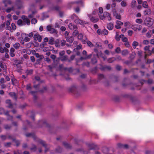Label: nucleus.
I'll use <instances>...</instances> for the list:
<instances>
[{
    "label": "nucleus",
    "instance_id": "obj_1",
    "mask_svg": "<svg viewBox=\"0 0 154 154\" xmlns=\"http://www.w3.org/2000/svg\"><path fill=\"white\" fill-rule=\"evenodd\" d=\"M71 18L73 20L74 22L77 24L84 25L88 23L86 21L80 20L79 17L74 14L71 16Z\"/></svg>",
    "mask_w": 154,
    "mask_h": 154
},
{
    "label": "nucleus",
    "instance_id": "obj_2",
    "mask_svg": "<svg viewBox=\"0 0 154 154\" xmlns=\"http://www.w3.org/2000/svg\"><path fill=\"white\" fill-rule=\"evenodd\" d=\"M99 17L100 19L103 20L107 19L109 21H110L111 19L110 14L107 12H104L103 15H100Z\"/></svg>",
    "mask_w": 154,
    "mask_h": 154
},
{
    "label": "nucleus",
    "instance_id": "obj_3",
    "mask_svg": "<svg viewBox=\"0 0 154 154\" xmlns=\"http://www.w3.org/2000/svg\"><path fill=\"white\" fill-rule=\"evenodd\" d=\"M46 29L47 31L49 32L51 34H56L58 33L57 30L53 28L51 25H48L47 26Z\"/></svg>",
    "mask_w": 154,
    "mask_h": 154
},
{
    "label": "nucleus",
    "instance_id": "obj_4",
    "mask_svg": "<svg viewBox=\"0 0 154 154\" xmlns=\"http://www.w3.org/2000/svg\"><path fill=\"white\" fill-rule=\"evenodd\" d=\"M21 18L23 20V23H25V25L26 24L28 26L30 25V21L27 16L25 15H23L21 17Z\"/></svg>",
    "mask_w": 154,
    "mask_h": 154
},
{
    "label": "nucleus",
    "instance_id": "obj_5",
    "mask_svg": "<svg viewBox=\"0 0 154 154\" xmlns=\"http://www.w3.org/2000/svg\"><path fill=\"white\" fill-rule=\"evenodd\" d=\"M21 62L19 60H16L14 61V67H16L18 69L17 70L20 71L22 67L20 65Z\"/></svg>",
    "mask_w": 154,
    "mask_h": 154
},
{
    "label": "nucleus",
    "instance_id": "obj_6",
    "mask_svg": "<svg viewBox=\"0 0 154 154\" xmlns=\"http://www.w3.org/2000/svg\"><path fill=\"white\" fill-rule=\"evenodd\" d=\"M152 19L149 18H146L144 21L145 24L148 27H150L153 24V21Z\"/></svg>",
    "mask_w": 154,
    "mask_h": 154
},
{
    "label": "nucleus",
    "instance_id": "obj_7",
    "mask_svg": "<svg viewBox=\"0 0 154 154\" xmlns=\"http://www.w3.org/2000/svg\"><path fill=\"white\" fill-rule=\"evenodd\" d=\"M132 29L135 31H140L142 28V26L138 24H135L132 26Z\"/></svg>",
    "mask_w": 154,
    "mask_h": 154
},
{
    "label": "nucleus",
    "instance_id": "obj_8",
    "mask_svg": "<svg viewBox=\"0 0 154 154\" xmlns=\"http://www.w3.org/2000/svg\"><path fill=\"white\" fill-rule=\"evenodd\" d=\"M33 38L35 40L39 42H41L42 41V36L38 33H36L34 34L33 36Z\"/></svg>",
    "mask_w": 154,
    "mask_h": 154
},
{
    "label": "nucleus",
    "instance_id": "obj_9",
    "mask_svg": "<svg viewBox=\"0 0 154 154\" xmlns=\"http://www.w3.org/2000/svg\"><path fill=\"white\" fill-rule=\"evenodd\" d=\"M37 141L38 143L41 144L43 146L45 147V152H47L48 151V149L47 148V145L45 143V141L41 139H38V140Z\"/></svg>",
    "mask_w": 154,
    "mask_h": 154
},
{
    "label": "nucleus",
    "instance_id": "obj_10",
    "mask_svg": "<svg viewBox=\"0 0 154 154\" xmlns=\"http://www.w3.org/2000/svg\"><path fill=\"white\" fill-rule=\"evenodd\" d=\"M16 5L17 7V8L20 9L23 6V3L20 0H17L16 1Z\"/></svg>",
    "mask_w": 154,
    "mask_h": 154
},
{
    "label": "nucleus",
    "instance_id": "obj_11",
    "mask_svg": "<svg viewBox=\"0 0 154 154\" xmlns=\"http://www.w3.org/2000/svg\"><path fill=\"white\" fill-rule=\"evenodd\" d=\"M69 92L76 93L77 90V88L75 86L73 85L69 89Z\"/></svg>",
    "mask_w": 154,
    "mask_h": 154
},
{
    "label": "nucleus",
    "instance_id": "obj_12",
    "mask_svg": "<svg viewBox=\"0 0 154 154\" xmlns=\"http://www.w3.org/2000/svg\"><path fill=\"white\" fill-rule=\"evenodd\" d=\"M118 147L120 148L128 149V144H124L121 143H119L117 144Z\"/></svg>",
    "mask_w": 154,
    "mask_h": 154
},
{
    "label": "nucleus",
    "instance_id": "obj_13",
    "mask_svg": "<svg viewBox=\"0 0 154 154\" xmlns=\"http://www.w3.org/2000/svg\"><path fill=\"white\" fill-rule=\"evenodd\" d=\"M27 115L31 118L33 121L34 120V112L33 111H28L27 112Z\"/></svg>",
    "mask_w": 154,
    "mask_h": 154
},
{
    "label": "nucleus",
    "instance_id": "obj_14",
    "mask_svg": "<svg viewBox=\"0 0 154 154\" xmlns=\"http://www.w3.org/2000/svg\"><path fill=\"white\" fill-rule=\"evenodd\" d=\"M2 3L4 4L5 7H7L8 5H10L13 3L11 0H3Z\"/></svg>",
    "mask_w": 154,
    "mask_h": 154
},
{
    "label": "nucleus",
    "instance_id": "obj_15",
    "mask_svg": "<svg viewBox=\"0 0 154 154\" xmlns=\"http://www.w3.org/2000/svg\"><path fill=\"white\" fill-rule=\"evenodd\" d=\"M39 123L42 124L43 126H45L46 127L50 128V126L47 122L45 120H40L39 121Z\"/></svg>",
    "mask_w": 154,
    "mask_h": 154
},
{
    "label": "nucleus",
    "instance_id": "obj_16",
    "mask_svg": "<svg viewBox=\"0 0 154 154\" xmlns=\"http://www.w3.org/2000/svg\"><path fill=\"white\" fill-rule=\"evenodd\" d=\"M113 12V14L114 16L116 18L118 19H120L121 16L119 14H118L116 11V9H114V12Z\"/></svg>",
    "mask_w": 154,
    "mask_h": 154
},
{
    "label": "nucleus",
    "instance_id": "obj_17",
    "mask_svg": "<svg viewBox=\"0 0 154 154\" xmlns=\"http://www.w3.org/2000/svg\"><path fill=\"white\" fill-rule=\"evenodd\" d=\"M68 27L70 29L74 30L77 29V27L76 25H74L72 23H70L68 25Z\"/></svg>",
    "mask_w": 154,
    "mask_h": 154
},
{
    "label": "nucleus",
    "instance_id": "obj_18",
    "mask_svg": "<svg viewBox=\"0 0 154 154\" xmlns=\"http://www.w3.org/2000/svg\"><path fill=\"white\" fill-rule=\"evenodd\" d=\"M33 70L32 69H27L25 71V73L27 76L33 74Z\"/></svg>",
    "mask_w": 154,
    "mask_h": 154
},
{
    "label": "nucleus",
    "instance_id": "obj_19",
    "mask_svg": "<svg viewBox=\"0 0 154 154\" xmlns=\"http://www.w3.org/2000/svg\"><path fill=\"white\" fill-rule=\"evenodd\" d=\"M112 68L111 67L107 65H104L101 67V69L102 70H110Z\"/></svg>",
    "mask_w": 154,
    "mask_h": 154
},
{
    "label": "nucleus",
    "instance_id": "obj_20",
    "mask_svg": "<svg viewBox=\"0 0 154 154\" xmlns=\"http://www.w3.org/2000/svg\"><path fill=\"white\" fill-rule=\"evenodd\" d=\"M66 38L67 42L70 43H72L74 40V38L73 36L66 37Z\"/></svg>",
    "mask_w": 154,
    "mask_h": 154
},
{
    "label": "nucleus",
    "instance_id": "obj_21",
    "mask_svg": "<svg viewBox=\"0 0 154 154\" xmlns=\"http://www.w3.org/2000/svg\"><path fill=\"white\" fill-rule=\"evenodd\" d=\"M81 3V1L70 2L68 4V7L69 8H70L73 4L75 3L78 4Z\"/></svg>",
    "mask_w": 154,
    "mask_h": 154
},
{
    "label": "nucleus",
    "instance_id": "obj_22",
    "mask_svg": "<svg viewBox=\"0 0 154 154\" xmlns=\"http://www.w3.org/2000/svg\"><path fill=\"white\" fill-rule=\"evenodd\" d=\"M63 144L64 147L66 149H70L72 148V146L66 142H63Z\"/></svg>",
    "mask_w": 154,
    "mask_h": 154
},
{
    "label": "nucleus",
    "instance_id": "obj_23",
    "mask_svg": "<svg viewBox=\"0 0 154 154\" xmlns=\"http://www.w3.org/2000/svg\"><path fill=\"white\" fill-rule=\"evenodd\" d=\"M26 136L27 137H32L33 138L34 140H35L36 138V137L35 134L34 133H28L26 134Z\"/></svg>",
    "mask_w": 154,
    "mask_h": 154
},
{
    "label": "nucleus",
    "instance_id": "obj_24",
    "mask_svg": "<svg viewBox=\"0 0 154 154\" xmlns=\"http://www.w3.org/2000/svg\"><path fill=\"white\" fill-rule=\"evenodd\" d=\"M6 103L8 104V107L12 109L13 108V105L11 104V101L10 100H7L6 101Z\"/></svg>",
    "mask_w": 154,
    "mask_h": 154
},
{
    "label": "nucleus",
    "instance_id": "obj_25",
    "mask_svg": "<svg viewBox=\"0 0 154 154\" xmlns=\"http://www.w3.org/2000/svg\"><path fill=\"white\" fill-rule=\"evenodd\" d=\"M107 28L109 30L112 29L113 28L114 26L112 23H110L107 25Z\"/></svg>",
    "mask_w": 154,
    "mask_h": 154
},
{
    "label": "nucleus",
    "instance_id": "obj_26",
    "mask_svg": "<svg viewBox=\"0 0 154 154\" xmlns=\"http://www.w3.org/2000/svg\"><path fill=\"white\" fill-rule=\"evenodd\" d=\"M17 24L20 26H25V23H23V21L21 19L18 20L17 22Z\"/></svg>",
    "mask_w": 154,
    "mask_h": 154
},
{
    "label": "nucleus",
    "instance_id": "obj_27",
    "mask_svg": "<svg viewBox=\"0 0 154 154\" xmlns=\"http://www.w3.org/2000/svg\"><path fill=\"white\" fill-rule=\"evenodd\" d=\"M88 146L90 150L95 149L96 147V146L94 143L89 144Z\"/></svg>",
    "mask_w": 154,
    "mask_h": 154
},
{
    "label": "nucleus",
    "instance_id": "obj_28",
    "mask_svg": "<svg viewBox=\"0 0 154 154\" xmlns=\"http://www.w3.org/2000/svg\"><path fill=\"white\" fill-rule=\"evenodd\" d=\"M121 97H113L112 99L113 100L116 102H118L120 101Z\"/></svg>",
    "mask_w": 154,
    "mask_h": 154
},
{
    "label": "nucleus",
    "instance_id": "obj_29",
    "mask_svg": "<svg viewBox=\"0 0 154 154\" xmlns=\"http://www.w3.org/2000/svg\"><path fill=\"white\" fill-rule=\"evenodd\" d=\"M55 41L53 37H51L48 41V44L50 45H53L54 44Z\"/></svg>",
    "mask_w": 154,
    "mask_h": 154
},
{
    "label": "nucleus",
    "instance_id": "obj_30",
    "mask_svg": "<svg viewBox=\"0 0 154 154\" xmlns=\"http://www.w3.org/2000/svg\"><path fill=\"white\" fill-rule=\"evenodd\" d=\"M89 17L91 21L94 23H96L98 20V18H96L94 17L91 16H90Z\"/></svg>",
    "mask_w": 154,
    "mask_h": 154
},
{
    "label": "nucleus",
    "instance_id": "obj_31",
    "mask_svg": "<svg viewBox=\"0 0 154 154\" xmlns=\"http://www.w3.org/2000/svg\"><path fill=\"white\" fill-rule=\"evenodd\" d=\"M151 13V11L150 9H147L144 11V14L145 15H150Z\"/></svg>",
    "mask_w": 154,
    "mask_h": 154
},
{
    "label": "nucleus",
    "instance_id": "obj_32",
    "mask_svg": "<svg viewBox=\"0 0 154 154\" xmlns=\"http://www.w3.org/2000/svg\"><path fill=\"white\" fill-rule=\"evenodd\" d=\"M109 63H112L115 61H116L115 57H113L108 59L107 60Z\"/></svg>",
    "mask_w": 154,
    "mask_h": 154
},
{
    "label": "nucleus",
    "instance_id": "obj_33",
    "mask_svg": "<svg viewBox=\"0 0 154 154\" xmlns=\"http://www.w3.org/2000/svg\"><path fill=\"white\" fill-rule=\"evenodd\" d=\"M94 51L96 53L97 57H99L100 55L101 54V52L100 51H99L97 48H94Z\"/></svg>",
    "mask_w": 154,
    "mask_h": 154
},
{
    "label": "nucleus",
    "instance_id": "obj_34",
    "mask_svg": "<svg viewBox=\"0 0 154 154\" xmlns=\"http://www.w3.org/2000/svg\"><path fill=\"white\" fill-rule=\"evenodd\" d=\"M91 62L92 64H93L97 63V60L96 57H93L91 59Z\"/></svg>",
    "mask_w": 154,
    "mask_h": 154
},
{
    "label": "nucleus",
    "instance_id": "obj_35",
    "mask_svg": "<svg viewBox=\"0 0 154 154\" xmlns=\"http://www.w3.org/2000/svg\"><path fill=\"white\" fill-rule=\"evenodd\" d=\"M128 52L127 50H124L122 51V55L125 56L127 55L128 54Z\"/></svg>",
    "mask_w": 154,
    "mask_h": 154
},
{
    "label": "nucleus",
    "instance_id": "obj_36",
    "mask_svg": "<svg viewBox=\"0 0 154 154\" xmlns=\"http://www.w3.org/2000/svg\"><path fill=\"white\" fill-rule=\"evenodd\" d=\"M102 151L104 153L107 154L109 152V149L107 148L104 147L103 148Z\"/></svg>",
    "mask_w": 154,
    "mask_h": 154
},
{
    "label": "nucleus",
    "instance_id": "obj_37",
    "mask_svg": "<svg viewBox=\"0 0 154 154\" xmlns=\"http://www.w3.org/2000/svg\"><path fill=\"white\" fill-rule=\"evenodd\" d=\"M47 88L46 86H45L43 87L42 89L40 90L39 91L41 93H43L47 91Z\"/></svg>",
    "mask_w": 154,
    "mask_h": 154
},
{
    "label": "nucleus",
    "instance_id": "obj_38",
    "mask_svg": "<svg viewBox=\"0 0 154 154\" xmlns=\"http://www.w3.org/2000/svg\"><path fill=\"white\" fill-rule=\"evenodd\" d=\"M20 46V44L17 42L15 43L14 44V45L13 46L16 49H18L19 48V47Z\"/></svg>",
    "mask_w": 154,
    "mask_h": 154
},
{
    "label": "nucleus",
    "instance_id": "obj_39",
    "mask_svg": "<svg viewBox=\"0 0 154 154\" xmlns=\"http://www.w3.org/2000/svg\"><path fill=\"white\" fill-rule=\"evenodd\" d=\"M14 8V6H12L11 8H8L5 11L7 13H9L11 11L13 10Z\"/></svg>",
    "mask_w": 154,
    "mask_h": 154
},
{
    "label": "nucleus",
    "instance_id": "obj_40",
    "mask_svg": "<svg viewBox=\"0 0 154 154\" xmlns=\"http://www.w3.org/2000/svg\"><path fill=\"white\" fill-rule=\"evenodd\" d=\"M59 43H60L59 40L58 39H56V41H55V46L56 47H60V45H59Z\"/></svg>",
    "mask_w": 154,
    "mask_h": 154
},
{
    "label": "nucleus",
    "instance_id": "obj_41",
    "mask_svg": "<svg viewBox=\"0 0 154 154\" xmlns=\"http://www.w3.org/2000/svg\"><path fill=\"white\" fill-rule=\"evenodd\" d=\"M143 7L145 8H148V5L147 3L146 2H144L142 4Z\"/></svg>",
    "mask_w": 154,
    "mask_h": 154
},
{
    "label": "nucleus",
    "instance_id": "obj_42",
    "mask_svg": "<svg viewBox=\"0 0 154 154\" xmlns=\"http://www.w3.org/2000/svg\"><path fill=\"white\" fill-rule=\"evenodd\" d=\"M138 43L135 41L133 42L132 43V46L135 49L136 48V46H138Z\"/></svg>",
    "mask_w": 154,
    "mask_h": 154
},
{
    "label": "nucleus",
    "instance_id": "obj_43",
    "mask_svg": "<svg viewBox=\"0 0 154 154\" xmlns=\"http://www.w3.org/2000/svg\"><path fill=\"white\" fill-rule=\"evenodd\" d=\"M68 56L66 55L62 56L60 58V59L62 61L66 60H67Z\"/></svg>",
    "mask_w": 154,
    "mask_h": 154
},
{
    "label": "nucleus",
    "instance_id": "obj_44",
    "mask_svg": "<svg viewBox=\"0 0 154 154\" xmlns=\"http://www.w3.org/2000/svg\"><path fill=\"white\" fill-rule=\"evenodd\" d=\"M82 48V45H78L73 50L74 51H77V50H79V49H81Z\"/></svg>",
    "mask_w": 154,
    "mask_h": 154
},
{
    "label": "nucleus",
    "instance_id": "obj_45",
    "mask_svg": "<svg viewBox=\"0 0 154 154\" xmlns=\"http://www.w3.org/2000/svg\"><path fill=\"white\" fill-rule=\"evenodd\" d=\"M0 137L2 140H6L7 138V136L4 135H1Z\"/></svg>",
    "mask_w": 154,
    "mask_h": 154
},
{
    "label": "nucleus",
    "instance_id": "obj_46",
    "mask_svg": "<svg viewBox=\"0 0 154 154\" xmlns=\"http://www.w3.org/2000/svg\"><path fill=\"white\" fill-rule=\"evenodd\" d=\"M116 4L115 3L113 2V3L111 5V7L112 9V11L113 12H114V9H116Z\"/></svg>",
    "mask_w": 154,
    "mask_h": 154
},
{
    "label": "nucleus",
    "instance_id": "obj_47",
    "mask_svg": "<svg viewBox=\"0 0 154 154\" xmlns=\"http://www.w3.org/2000/svg\"><path fill=\"white\" fill-rule=\"evenodd\" d=\"M116 53L119 54L121 52V49L120 47H117L115 50Z\"/></svg>",
    "mask_w": 154,
    "mask_h": 154
},
{
    "label": "nucleus",
    "instance_id": "obj_48",
    "mask_svg": "<svg viewBox=\"0 0 154 154\" xmlns=\"http://www.w3.org/2000/svg\"><path fill=\"white\" fill-rule=\"evenodd\" d=\"M74 31L72 33V35L73 36H76L79 33L78 31L77 30V29H74Z\"/></svg>",
    "mask_w": 154,
    "mask_h": 154
},
{
    "label": "nucleus",
    "instance_id": "obj_49",
    "mask_svg": "<svg viewBox=\"0 0 154 154\" xmlns=\"http://www.w3.org/2000/svg\"><path fill=\"white\" fill-rule=\"evenodd\" d=\"M66 43V41L64 40H62L61 41L60 46L61 45L62 47H63L65 45Z\"/></svg>",
    "mask_w": 154,
    "mask_h": 154
},
{
    "label": "nucleus",
    "instance_id": "obj_50",
    "mask_svg": "<svg viewBox=\"0 0 154 154\" xmlns=\"http://www.w3.org/2000/svg\"><path fill=\"white\" fill-rule=\"evenodd\" d=\"M11 142H7L4 143V146L7 147H8L11 146Z\"/></svg>",
    "mask_w": 154,
    "mask_h": 154
},
{
    "label": "nucleus",
    "instance_id": "obj_51",
    "mask_svg": "<svg viewBox=\"0 0 154 154\" xmlns=\"http://www.w3.org/2000/svg\"><path fill=\"white\" fill-rule=\"evenodd\" d=\"M102 35H106L108 34V31L106 29H104L102 31Z\"/></svg>",
    "mask_w": 154,
    "mask_h": 154
},
{
    "label": "nucleus",
    "instance_id": "obj_52",
    "mask_svg": "<svg viewBox=\"0 0 154 154\" xmlns=\"http://www.w3.org/2000/svg\"><path fill=\"white\" fill-rule=\"evenodd\" d=\"M137 2L136 1L133 0L131 2V6L132 8H134L135 7V5Z\"/></svg>",
    "mask_w": 154,
    "mask_h": 154
},
{
    "label": "nucleus",
    "instance_id": "obj_53",
    "mask_svg": "<svg viewBox=\"0 0 154 154\" xmlns=\"http://www.w3.org/2000/svg\"><path fill=\"white\" fill-rule=\"evenodd\" d=\"M37 22V20L36 18H33L31 20V22L32 24H35Z\"/></svg>",
    "mask_w": 154,
    "mask_h": 154
},
{
    "label": "nucleus",
    "instance_id": "obj_54",
    "mask_svg": "<svg viewBox=\"0 0 154 154\" xmlns=\"http://www.w3.org/2000/svg\"><path fill=\"white\" fill-rule=\"evenodd\" d=\"M143 20L141 19H137L136 20V22L138 23L141 24Z\"/></svg>",
    "mask_w": 154,
    "mask_h": 154
},
{
    "label": "nucleus",
    "instance_id": "obj_55",
    "mask_svg": "<svg viewBox=\"0 0 154 154\" xmlns=\"http://www.w3.org/2000/svg\"><path fill=\"white\" fill-rule=\"evenodd\" d=\"M56 151L60 153L62 151V148H61L60 146H58L57 148L56 149Z\"/></svg>",
    "mask_w": 154,
    "mask_h": 154
},
{
    "label": "nucleus",
    "instance_id": "obj_56",
    "mask_svg": "<svg viewBox=\"0 0 154 154\" xmlns=\"http://www.w3.org/2000/svg\"><path fill=\"white\" fill-rule=\"evenodd\" d=\"M102 57L103 59V60H105L106 59V57L102 54V53H101V54L100 55L99 57Z\"/></svg>",
    "mask_w": 154,
    "mask_h": 154
},
{
    "label": "nucleus",
    "instance_id": "obj_57",
    "mask_svg": "<svg viewBox=\"0 0 154 154\" xmlns=\"http://www.w3.org/2000/svg\"><path fill=\"white\" fill-rule=\"evenodd\" d=\"M11 127V125H4V128L6 130L10 129Z\"/></svg>",
    "mask_w": 154,
    "mask_h": 154
},
{
    "label": "nucleus",
    "instance_id": "obj_58",
    "mask_svg": "<svg viewBox=\"0 0 154 154\" xmlns=\"http://www.w3.org/2000/svg\"><path fill=\"white\" fill-rule=\"evenodd\" d=\"M130 97V99L131 101L133 102V103H134V102H135V101H136V97Z\"/></svg>",
    "mask_w": 154,
    "mask_h": 154
},
{
    "label": "nucleus",
    "instance_id": "obj_59",
    "mask_svg": "<svg viewBox=\"0 0 154 154\" xmlns=\"http://www.w3.org/2000/svg\"><path fill=\"white\" fill-rule=\"evenodd\" d=\"M11 27L12 29L13 30H15L16 29V26L15 25V24L14 23H12L11 24Z\"/></svg>",
    "mask_w": 154,
    "mask_h": 154
},
{
    "label": "nucleus",
    "instance_id": "obj_60",
    "mask_svg": "<svg viewBox=\"0 0 154 154\" xmlns=\"http://www.w3.org/2000/svg\"><path fill=\"white\" fill-rule=\"evenodd\" d=\"M116 58V61H120L122 60V57H121L119 56L118 55L116 56V57H115Z\"/></svg>",
    "mask_w": 154,
    "mask_h": 154
},
{
    "label": "nucleus",
    "instance_id": "obj_61",
    "mask_svg": "<svg viewBox=\"0 0 154 154\" xmlns=\"http://www.w3.org/2000/svg\"><path fill=\"white\" fill-rule=\"evenodd\" d=\"M115 38L116 40L117 41H119L120 40L119 35L117 34V33H116Z\"/></svg>",
    "mask_w": 154,
    "mask_h": 154
},
{
    "label": "nucleus",
    "instance_id": "obj_62",
    "mask_svg": "<svg viewBox=\"0 0 154 154\" xmlns=\"http://www.w3.org/2000/svg\"><path fill=\"white\" fill-rule=\"evenodd\" d=\"M26 46V47L27 48H31L32 45V43L31 42H29L25 45Z\"/></svg>",
    "mask_w": 154,
    "mask_h": 154
},
{
    "label": "nucleus",
    "instance_id": "obj_63",
    "mask_svg": "<svg viewBox=\"0 0 154 154\" xmlns=\"http://www.w3.org/2000/svg\"><path fill=\"white\" fill-rule=\"evenodd\" d=\"M83 35L81 33H79V34L78 38L79 39L82 40L83 38Z\"/></svg>",
    "mask_w": 154,
    "mask_h": 154
},
{
    "label": "nucleus",
    "instance_id": "obj_64",
    "mask_svg": "<svg viewBox=\"0 0 154 154\" xmlns=\"http://www.w3.org/2000/svg\"><path fill=\"white\" fill-rule=\"evenodd\" d=\"M121 5L122 7H125L126 6L127 4L126 2L124 1H122L121 3Z\"/></svg>",
    "mask_w": 154,
    "mask_h": 154
}]
</instances>
